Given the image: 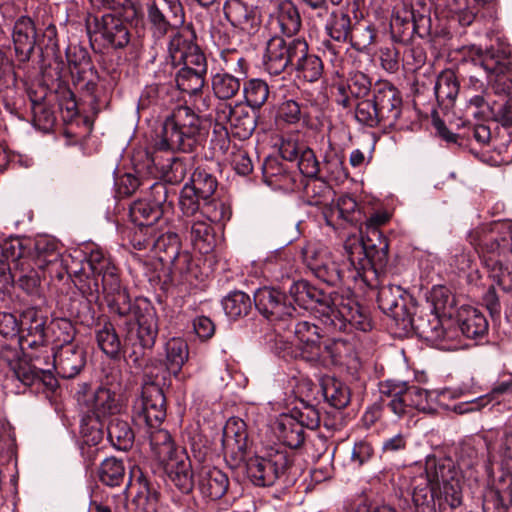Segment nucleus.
Masks as SVG:
<instances>
[{
  "label": "nucleus",
  "instance_id": "79ce46f5",
  "mask_svg": "<svg viewBox=\"0 0 512 512\" xmlns=\"http://www.w3.org/2000/svg\"><path fill=\"white\" fill-rule=\"evenodd\" d=\"M28 242V240L12 238L0 243V258L12 263L15 269L20 268L24 271L25 265L31 266Z\"/></svg>",
  "mask_w": 512,
  "mask_h": 512
},
{
  "label": "nucleus",
  "instance_id": "4c0bfd02",
  "mask_svg": "<svg viewBox=\"0 0 512 512\" xmlns=\"http://www.w3.org/2000/svg\"><path fill=\"white\" fill-rule=\"evenodd\" d=\"M27 95L31 102L34 126L43 132L50 131L56 122V117L46 102L45 90H42L41 93L38 94L37 91L28 89Z\"/></svg>",
  "mask_w": 512,
  "mask_h": 512
},
{
  "label": "nucleus",
  "instance_id": "7ed1b4c3",
  "mask_svg": "<svg viewBox=\"0 0 512 512\" xmlns=\"http://www.w3.org/2000/svg\"><path fill=\"white\" fill-rule=\"evenodd\" d=\"M102 294L111 314L125 319L124 347L128 360L141 367L147 351H151L159 332L154 307L144 298L131 300L126 287L118 280L103 286Z\"/></svg>",
  "mask_w": 512,
  "mask_h": 512
},
{
  "label": "nucleus",
  "instance_id": "864d4df0",
  "mask_svg": "<svg viewBox=\"0 0 512 512\" xmlns=\"http://www.w3.org/2000/svg\"><path fill=\"white\" fill-rule=\"evenodd\" d=\"M211 86L216 98L229 100L241 89V78L229 72H218L212 76Z\"/></svg>",
  "mask_w": 512,
  "mask_h": 512
},
{
  "label": "nucleus",
  "instance_id": "8fccbe9b",
  "mask_svg": "<svg viewBox=\"0 0 512 512\" xmlns=\"http://www.w3.org/2000/svg\"><path fill=\"white\" fill-rule=\"evenodd\" d=\"M354 23L347 12L339 9L333 11L325 25L326 33L337 42L344 43L348 41Z\"/></svg>",
  "mask_w": 512,
  "mask_h": 512
},
{
  "label": "nucleus",
  "instance_id": "4d7b16f0",
  "mask_svg": "<svg viewBox=\"0 0 512 512\" xmlns=\"http://www.w3.org/2000/svg\"><path fill=\"white\" fill-rule=\"evenodd\" d=\"M126 477V470L122 460L109 457L103 460L98 468L99 481L109 487L120 486Z\"/></svg>",
  "mask_w": 512,
  "mask_h": 512
},
{
  "label": "nucleus",
  "instance_id": "aec40b11",
  "mask_svg": "<svg viewBox=\"0 0 512 512\" xmlns=\"http://www.w3.org/2000/svg\"><path fill=\"white\" fill-rule=\"evenodd\" d=\"M167 42V57L163 67L158 71L159 79H166L173 75V72L179 67L185 55L190 51H196V35L193 29L189 27H180L170 31Z\"/></svg>",
  "mask_w": 512,
  "mask_h": 512
},
{
  "label": "nucleus",
  "instance_id": "052dcab7",
  "mask_svg": "<svg viewBox=\"0 0 512 512\" xmlns=\"http://www.w3.org/2000/svg\"><path fill=\"white\" fill-rule=\"evenodd\" d=\"M162 210L157 209L144 199L134 201L130 206V217L137 226H149L158 222L162 217Z\"/></svg>",
  "mask_w": 512,
  "mask_h": 512
},
{
  "label": "nucleus",
  "instance_id": "ddd939ff",
  "mask_svg": "<svg viewBox=\"0 0 512 512\" xmlns=\"http://www.w3.org/2000/svg\"><path fill=\"white\" fill-rule=\"evenodd\" d=\"M302 259L307 268L322 282L336 286L349 277V271L353 269L349 262L343 268L326 247L318 243H308L302 250Z\"/></svg>",
  "mask_w": 512,
  "mask_h": 512
},
{
  "label": "nucleus",
  "instance_id": "39448f33",
  "mask_svg": "<svg viewBox=\"0 0 512 512\" xmlns=\"http://www.w3.org/2000/svg\"><path fill=\"white\" fill-rule=\"evenodd\" d=\"M470 243L490 271V277L505 292H512V230L492 223L473 230Z\"/></svg>",
  "mask_w": 512,
  "mask_h": 512
},
{
  "label": "nucleus",
  "instance_id": "bf43d9fd",
  "mask_svg": "<svg viewBox=\"0 0 512 512\" xmlns=\"http://www.w3.org/2000/svg\"><path fill=\"white\" fill-rule=\"evenodd\" d=\"M491 0H447V8L458 16L462 26H469L473 23L480 6Z\"/></svg>",
  "mask_w": 512,
  "mask_h": 512
},
{
  "label": "nucleus",
  "instance_id": "37998d69",
  "mask_svg": "<svg viewBox=\"0 0 512 512\" xmlns=\"http://www.w3.org/2000/svg\"><path fill=\"white\" fill-rule=\"evenodd\" d=\"M189 358L187 342L179 337L169 339L165 344L166 370L175 377L181 372L183 365Z\"/></svg>",
  "mask_w": 512,
  "mask_h": 512
},
{
  "label": "nucleus",
  "instance_id": "0eeeda50",
  "mask_svg": "<svg viewBox=\"0 0 512 512\" xmlns=\"http://www.w3.org/2000/svg\"><path fill=\"white\" fill-rule=\"evenodd\" d=\"M403 109L401 92L389 81H377L371 99H363L355 106V119L369 128L396 126Z\"/></svg>",
  "mask_w": 512,
  "mask_h": 512
},
{
  "label": "nucleus",
  "instance_id": "f8f14e48",
  "mask_svg": "<svg viewBox=\"0 0 512 512\" xmlns=\"http://www.w3.org/2000/svg\"><path fill=\"white\" fill-rule=\"evenodd\" d=\"M292 465L285 450L269 448L263 455H255L246 460V474L250 481L259 487L272 486L285 476Z\"/></svg>",
  "mask_w": 512,
  "mask_h": 512
},
{
  "label": "nucleus",
  "instance_id": "bb28decb",
  "mask_svg": "<svg viewBox=\"0 0 512 512\" xmlns=\"http://www.w3.org/2000/svg\"><path fill=\"white\" fill-rule=\"evenodd\" d=\"M294 62L292 69L296 73L298 79L307 82L318 81L324 72V65L320 57L309 52V46L305 39L294 50Z\"/></svg>",
  "mask_w": 512,
  "mask_h": 512
},
{
  "label": "nucleus",
  "instance_id": "680f3d73",
  "mask_svg": "<svg viewBox=\"0 0 512 512\" xmlns=\"http://www.w3.org/2000/svg\"><path fill=\"white\" fill-rule=\"evenodd\" d=\"M243 93L247 105L259 109L267 102L270 89L266 81L253 78L244 83Z\"/></svg>",
  "mask_w": 512,
  "mask_h": 512
},
{
  "label": "nucleus",
  "instance_id": "c03bdc74",
  "mask_svg": "<svg viewBox=\"0 0 512 512\" xmlns=\"http://www.w3.org/2000/svg\"><path fill=\"white\" fill-rule=\"evenodd\" d=\"M181 242L177 233L172 231L159 232L156 230L153 242V253L163 264L174 260L180 252Z\"/></svg>",
  "mask_w": 512,
  "mask_h": 512
},
{
  "label": "nucleus",
  "instance_id": "13d9d810",
  "mask_svg": "<svg viewBox=\"0 0 512 512\" xmlns=\"http://www.w3.org/2000/svg\"><path fill=\"white\" fill-rule=\"evenodd\" d=\"M225 314L232 320L245 317L252 309V301L248 294L242 291H232L222 300Z\"/></svg>",
  "mask_w": 512,
  "mask_h": 512
},
{
  "label": "nucleus",
  "instance_id": "e433bc0d",
  "mask_svg": "<svg viewBox=\"0 0 512 512\" xmlns=\"http://www.w3.org/2000/svg\"><path fill=\"white\" fill-rule=\"evenodd\" d=\"M434 90L439 105L444 109L452 108L460 91V82L456 72L452 69L440 72Z\"/></svg>",
  "mask_w": 512,
  "mask_h": 512
},
{
  "label": "nucleus",
  "instance_id": "5fc2aeb1",
  "mask_svg": "<svg viewBox=\"0 0 512 512\" xmlns=\"http://www.w3.org/2000/svg\"><path fill=\"white\" fill-rule=\"evenodd\" d=\"M72 281L88 302L99 300L102 285L100 286L98 277L92 275L85 266L82 265L79 270L73 271Z\"/></svg>",
  "mask_w": 512,
  "mask_h": 512
},
{
  "label": "nucleus",
  "instance_id": "7c9ffc66",
  "mask_svg": "<svg viewBox=\"0 0 512 512\" xmlns=\"http://www.w3.org/2000/svg\"><path fill=\"white\" fill-rule=\"evenodd\" d=\"M197 483L201 494L210 500L222 498L229 487L228 476L216 467L203 466L197 473Z\"/></svg>",
  "mask_w": 512,
  "mask_h": 512
},
{
  "label": "nucleus",
  "instance_id": "20e7f679",
  "mask_svg": "<svg viewBox=\"0 0 512 512\" xmlns=\"http://www.w3.org/2000/svg\"><path fill=\"white\" fill-rule=\"evenodd\" d=\"M425 478L413 481L412 502L414 512H438L435 498H438L439 511L442 500L452 509L462 504V491L459 471L451 458L428 455L425 460Z\"/></svg>",
  "mask_w": 512,
  "mask_h": 512
},
{
  "label": "nucleus",
  "instance_id": "2f4dec72",
  "mask_svg": "<svg viewBox=\"0 0 512 512\" xmlns=\"http://www.w3.org/2000/svg\"><path fill=\"white\" fill-rule=\"evenodd\" d=\"M403 290L399 286L387 285L378 290L377 303L380 310L391 317L397 326L407 317L409 312L402 297Z\"/></svg>",
  "mask_w": 512,
  "mask_h": 512
},
{
  "label": "nucleus",
  "instance_id": "0e129e2a",
  "mask_svg": "<svg viewBox=\"0 0 512 512\" xmlns=\"http://www.w3.org/2000/svg\"><path fill=\"white\" fill-rule=\"evenodd\" d=\"M429 299L434 311L444 316L448 315L451 317L457 305L456 296L448 287L442 285L432 288Z\"/></svg>",
  "mask_w": 512,
  "mask_h": 512
},
{
  "label": "nucleus",
  "instance_id": "f3484780",
  "mask_svg": "<svg viewBox=\"0 0 512 512\" xmlns=\"http://www.w3.org/2000/svg\"><path fill=\"white\" fill-rule=\"evenodd\" d=\"M256 309L269 321L281 329L296 312L295 307L288 302L285 293L274 287H262L254 293Z\"/></svg>",
  "mask_w": 512,
  "mask_h": 512
},
{
  "label": "nucleus",
  "instance_id": "412c9836",
  "mask_svg": "<svg viewBox=\"0 0 512 512\" xmlns=\"http://www.w3.org/2000/svg\"><path fill=\"white\" fill-rule=\"evenodd\" d=\"M77 401L87 412H91L99 422L117 416L122 409L118 393L104 387H98L93 392H79Z\"/></svg>",
  "mask_w": 512,
  "mask_h": 512
},
{
  "label": "nucleus",
  "instance_id": "473e14b6",
  "mask_svg": "<svg viewBox=\"0 0 512 512\" xmlns=\"http://www.w3.org/2000/svg\"><path fill=\"white\" fill-rule=\"evenodd\" d=\"M457 326L462 335L468 339L481 340L488 333V321L478 309L461 307L457 313Z\"/></svg>",
  "mask_w": 512,
  "mask_h": 512
},
{
  "label": "nucleus",
  "instance_id": "393cba45",
  "mask_svg": "<svg viewBox=\"0 0 512 512\" xmlns=\"http://www.w3.org/2000/svg\"><path fill=\"white\" fill-rule=\"evenodd\" d=\"M247 442L246 423L240 418L232 417L228 419L223 428L222 435L224 455L230 457L235 463L244 461Z\"/></svg>",
  "mask_w": 512,
  "mask_h": 512
},
{
  "label": "nucleus",
  "instance_id": "49530a36",
  "mask_svg": "<svg viewBox=\"0 0 512 512\" xmlns=\"http://www.w3.org/2000/svg\"><path fill=\"white\" fill-rule=\"evenodd\" d=\"M33 252L30 251V263L37 268L47 267L49 262L61 257L58 242L49 237H40L34 242Z\"/></svg>",
  "mask_w": 512,
  "mask_h": 512
},
{
  "label": "nucleus",
  "instance_id": "a211bd4d",
  "mask_svg": "<svg viewBox=\"0 0 512 512\" xmlns=\"http://www.w3.org/2000/svg\"><path fill=\"white\" fill-rule=\"evenodd\" d=\"M218 182L216 177L205 168L197 167L190 183L184 185L180 197L179 207L182 213L192 215L199 207L200 200H207L214 196Z\"/></svg>",
  "mask_w": 512,
  "mask_h": 512
},
{
  "label": "nucleus",
  "instance_id": "f704fd0d",
  "mask_svg": "<svg viewBox=\"0 0 512 512\" xmlns=\"http://www.w3.org/2000/svg\"><path fill=\"white\" fill-rule=\"evenodd\" d=\"M82 265L92 275L98 278L101 277L102 287L120 280L119 269L115 266L111 257L100 249L92 250Z\"/></svg>",
  "mask_w": 512,
  "mask_h": 512
},
{
  "label": "nucleus",
  "instance_id": "a18cd8bd",
  "mask_svg": "<svg viewBox=\"0 0 512 512\" xmlns=\"http://www.w3.org/2000/svg\"><path fill=\"white\" fill-rule=\"evenodd\" d=\"M321 173H324L326 178L336 182H343L349 176L344 165V156L333 147L331 142H328L323 154Z\"/></svg>",
  "mask_w": 512,
  "mask_h": 512
},
{
  "label": "nucleus",
  "instance_id": "f03ea898",
  "mask_svg": "<svg viewBox=\"0 0 512 512\" xmlns=\"http://www.w3.org/2000/svg\"><path fill=\"white\" fill-rule=\"evenodd\" d=\"M289 294L299 307L316 314L327 334L351 333L354 330L367 332L372 329L368 309L350 295L327 293L306 280L293 282Z\"/></svg>",
  "mask_w": 512,
  "mask_h": 512
},
{
  "label": "nucleus",
  "instance_id": "4468645a",
  "mask_svg": "<svg viewBox=\"0 0 512 512\" xmlns=\"http://www.w3.org/2000/svg\"><path fill=\"white\" fill-rule=\"evenodd\" d=\"M147 23L155 39L183 26L185 11L180 0H152L147 4Z\"/></svg>",
  "mask_w": 512,
  "mask_h": 512
},
{
  "label": "nucleus",
  "instance_id": "1a4fd4ad",
  "mask_svg": "<svg viewBox=\"0 0 512 512\" xmlns=\"http://www.w3.org/2000/svg\"><path fill=\"white\" fill-rule=\"evenodd\" d=\"M395 42L409 44L415 36L424 39L431 34L430 8L421 0L396 5L390 22Z\"/></svg>",
  "mask_w": 512,
  "mask_h": 512
},
{
  "label": "nucleus",
  "instance_id": "72a5a7b5",
  "mask_svg": "<svg viewBox=\"0 0 512 512\" xmlns=\"http://www.w3.org/2000/svg\"><path fill=\"white\" fill-rule=\"evenodd\" d=\"M273 431L285 446L292 449L299 448L305 441L304 428L291 412L280 414L276 418Z\"/></svg>",
  "mask_w": 512,
  "mask_h": 512
},
{
  "label": "nucleus",
  "instance_id": "58836bf2",
  "mask_svg": "<svg viewBox=\"0 0 512 512\" xmlns=\"http://www.w3.org/2000/svg\"><path fill=\"white\" fill-rule=\"evenodd\" d=\"M181 220L186 231L190 232L191 241L194 245L203 246L200 249L211 248L213 237V229L208 221L201 218L199 215V207L192 215H187L181 212Z\"/></svg>",
  "mask_w": 512,
  "mask_h": 512
},
{
  "label": "nucleus",
  "instance_id": "dca6fc26",
  "mask_svg": "<svg viewBox=\"0 0 512 512\" xmlns=\"http://www.w3.org/2000/svg\"><path fill=\"white\" fill-rule=\"evenodd\" d=\"M179 63V69L173 72L177 88L188 94L197 95L206 84L208 62L199 45L196 51H190Z\"/></svg>",
  "mask_w": 512,
  "mask_h": 512
},
{
  "label": "nucleus",
  "instance_id": "5701e85b",
  "mask_svg": "<svg viewBox=\"0 0 512 512\" xmlns=\"http://www.w3.org/2000/svg\"><path fill=\"white\" fill-rule=\"evenodd\" d=\"M216 122L229 123L230 133L240 140L250 138L257 126L256 116L241 104H219L216 108Z\"/></svg>",
  "mask_w": 512,
  "mask_h": 512
},
{
  "label": "nucleus",
  "instance_id": "3c124183",
  "mask_svg": "<svg viewBox=\"0 0 512 512\" xmlns=\"http://www.w3.org/2000/svg\"><path fill=\"white\" fill-rule=\"evenodd\" d=\"M509 395H512V378L495 383L489 393L466 403L467 408L460 410V413L481 410L491 402H495L496 405H500L505 396Z\"/></svg>",
  "mask_w": 512,
  "mask_h": 512
},
{
  "label": "nucleus",
  "instance_id": "423d86ee",
  "mask_svg": "<svg viewBox=\"0 0 512 512\" xmlns=\"http://www.w3.org/2000/svg\"><path fill=\"white\" fill-rule=\"evenodd\" d=\"M361 238L348 237L344 243L349 265V277L362 281L369 287L377 285L379 276L385 273L388 264L389 244L380 230L364 232L360 226Z\"/></svg>",
  "mask_w": 512,
  "mask_h": 512
},
{
  "label": "nucleus",
  "instance_id": "09e8293b",
  "mask_svg": "<svg viewBox=\"0 0 512 512\" xmlns=\"http://www.w3.org/2000/svg\"><path fill=\"white\" fill-rule=\"evenodd\" d=\"M95 333L99 348L111 359H119L122 343L114 325L110 321H105L98 325Z\"/></svg>",
  "mask_w": 512,
  "mask_h": 512
},
{
  "label": "nucleus",
  "instance_id": "9b49d317",
  "mask_svg": "<svg viewBox=\"0 0 512 512\" xmlns=\"http://www.w3.org/2000/svg\"><path fill=\"white\" fill-rule=\"evenodd\" d=\"M380 403L393 414L402 417L409 408L426 410L429 392L416 385L386 380L379 385Z\"/></svg>",
  "mask_w": 512,
  "mask_h": 512
},
{
  "label": "nucleus",
  "instance_id": "774afa93",
  "mask_svg": "<svg viewBox=\"0 0 512 512\" xmlns=\"http://www.w3.org/2000/svg\"><path fill=\"white\" fill-rule=\"evenodd\" d=\"M48 330L51 332L55 349H59V347L64 345L75 344L73 341L76 329L69 319L57 318L52 320Z\"/></svg>",
  "mask_w": 512,
  "mask_h": 512
},
{
  "label": "nucleus",
  "instance_id": "de8ad7c7",
  "mask_svg": "<svg viewBox=\"0 0 512 512\" xmlns=\"http://www.w3.org/2000/svg\"><path fill=\"white\" fill-rule=\"evenodd\" d=\"M9 373L13 379L25 387H30L39 381L45 382L46 378L52 379L50 369L38 368L25 359L9 368Z\"/></svg>",
  "mask_w": 512,
  "mask_h": 512
},
{
  "label": "nucleus",
  "instance_id": "338daca9",
  "mask_svg": "<svg viewBox=\"0 0 512 512\" xmlns=\"http://www.w3.org/2000/svg\"><path fill=\"white\" fill-rule=\"evenodd\" d=\"M323 395L326 401L336 409H343L350 402L349 388L336 379H330L323 384Z\"/></svg>",
  "mask_w": 512,
  "mask_h": 512
},
{
  "label": "nucleus",
  "instance_id": "a878e982",
  "mask_svg": "<svg viewBox=\"0 0 512 512\" xmlns=\"http://www.w3.org/2000/svg\"><path fill=\"white\" fill-rule=\"evenodd\" d=\"M86 364V352L78 344H68L53 353V368L66 379L77 376Z\"/></svg>",
  "mask_w": 512,
  "mask_h": 512
},
{
  "label": "nucleus",
  "instance_id": "a19ab883",
  "mask_svg": "<svg viewBox=\"0 0 512 512\" xmlns=\"http://www.w3.org/2000/svg\"><path fill=\"white\" fill-rule=\"evenodd\" d=\"M150 447L155 457L161 463L172 461L173 457L178 453L170 433L159 427H147Z\"/></svg>",
  "mask_w": 512,
  "mask_h": 512
},
{
  "label": "nucleus",
  "instance_id": "ea45409f",
  "mask_svg": "<svg viewBox=\"0 0 512 512\" xmlns=\"http://www.w3.org/2000/svg\"><path fill=\"white\" fill-rule=\"evenodd\" d=\"M107 439L117 450L128 451L132 448L135 433L130 423L119 415L108 420L106 425Z\"/></svg>",
  "mask_w": 512,
  "mask_h": 512
},
{
  "label": "nucleus",
  "instance_id": "cd10ccee",
  "mask_svg": "<svg viewBox=\"0 0 512 512\" xmlns=\"http://www.w3.org/2000/svg\"><path fill=\"white\" fill-rule=\"evenodd\" d=\"M441 323L437 313L408 312L398 327L403 330L411 329L423 340L434 343L439 342L442 335Z\"/></svg>",
  "mask_w": 512,
  "mask_h": 512
},
{
  "label": "nucleus",
  "instance_id": "6e6d98bb",
  "mask_svg": "<svg viewBox=\"0 0 512 512\" xmlns=\"http://www.w3.org/2000/svg\"><path fill=\"white\" fill-rule=\"evenodd\" d=\"M276 20L280 31L288 37L297 34L302 25L298 9L290 1L282 2L279 5Z\"/></svg>",
  "mask_w": 512,
  "mask_h": 512
},
{
  "label": "nucleus",
  "instance_id": "e2e57ef3",
  "mask_svg": "<svg viewBox=\"0 0 512 512\" xmlns=\"http://www.w3.org/2000/svg\"><path fill=\"white\" fill-rule=\"evenodd\" d=\"M72 82L75 88L85 96L91 98V103H97L99 75L95 68L86 71H73Z\"/></svg>",
  "mask_w": 512,
  "mask_h": 512
},
{
  "label": "nucleus",
  "instance_id": "c9c22d12",
  "mask_svg": "<svg viewBox=\"0 0 512 512\" xmlns=\"http://www.w3.org/2000/svg\"><path fill=\"white\" fill-rule=\"evenodd\" d=\"M165 464H167L168 474L174 485L182 493H190L193 490L195 480L191 461L186 453L181 451L173 457L172 461Z\"/></svg>",
  "mask_w": 512,
  "mask_h": 512
},
{
  "label": "nucleus",
  "instance_id": "69168bd1",
  "mask_svg": "<svg viewBox=\"0 0 512 512\" xmlns=\"http://www.w3.org/2000/svg\"><path fill=\"white\" fill-rule=\"evenodd\" d=\"M199 215L206 221L220 223L230 219L231 210L224 202L212 196L199 201Z\"/></svg>",
  "mask_w": 512,
  "mask_h": 512
},
{
  "label": "nucleus",
  "instance_id": "6e6552de",
  "mask_svg": "<svg viewBox=\"0 0 512 512\" xmlns=\"http://www.w3.org/2000/svg\"><path fill=\"white\" fill-rule=\"evenodd\" d=\"M12 39L19 62L29 61L35 48L43 59L60 56L57 28L49 19L40 25L30 17H19L12 29Z\"/></svg>",
  "mask_w": 512,
  "mask_h": 512
},
{
  "label": "nucleus",
  "instance_id": "4be33fe9",
  "mask_svg": "<svg viewBox=\"0 0 512 512\" xmlns=\"http://www.w3.org/2000/svg\"><path fill=\"white\" fill-rule=\"evenodd\" d=\"M301 38H295L290 41L275 36L272 37L266 45L263 57L265 71L270 75H280L288 68L292 69L295 59L294 50L298 48Z\"/></svg>",
  "mask_w": 512,
  "mask_h": 512
},
{
  "label": "nucleus",
  "instance_id": "2eb2a0df",
  "mask_svg": "<svg viewBox=\"0 0 512 512\" xmlns=\"http://www.w3.org/2000/svg\"><path fill=\"white\" fill-rule=\"evenodd\" d=\"M481 65L484 70L494 75L490 80L495 94L508 95L512 91V57L507 45L498 44L487 48L482 56Z\"/></svg>",
  "mask_w": 512,
  "mask_h": 512
},
{
  "label": "nucleus",
  "instance_id": "c85d7f7f",
  "mask_svg": "<svg viewBox=\"0 0 512 512\" xmlns=\"http://www.w3.org/2000/svg\"><path fill=\"white\" fill-rule=\"evenodd\" d=\"M47 317L36 307H29L20 314L21 336L29 347L46 342Z\"/></svg>",
  "mask_w": 512,
  "mask_h": 512
},
{
  "label": "nucleus",
  "instance_id": "c756f323",
  "mask_svg": "<svg viewBox=\"0 0 512 512\" xmlns=\"http://www.w3.org/2000/svg\"><path fill=\"white\" fill-rule=\"evenodd\" d=\"M322 215L326 224L334 229L340 227L342 222L357 224L361 220L357 202L348 195L339 197L335 205H326Z\"/></svg>",
  "mask_w": 512,
  "mask_h": 512
},
{
  "label": "nucleus",
  "instance_id": "603ef678",
  "mask_svg": "<svg viewBox=\"0 0 512 512\" xmlns=\"http://www.w3.org/2000/svg\"><path fill=\"white\" fill-rule=\"evenodd\" d=\"M323 357L320 363H324L327 358L331 363L342 365L354 354V345L344 338H331L324 342L322 346Z\"/></svg>",
  "mask_w": 512,
  "mask_h": 512
},
{
  "label": "nucleus",
  "instance_id": "f257e3e1",
  "mask_svg": "<svg viewBox=\"0 0 512 512\" xmlns=\"http://www.w3.org/2000/svg\"><path fill=\"white\" fill-rule=\"evenodd\" d=\"M206 129L200 117L188 106H177L162 126L155 152L147 158L160 177L170 184L182 182L193 165L192 156H176L174 151L193 152L201 145Z\"/></svg>",
  "mask_w": 512,
  "mask_h": 512
},
{
  "label": "nucleus",
  "instance_id": "b1692460",
  "mask_svg": "<svg viewBox=\"0 0 512 512\" xmlns=\"http://www.w3.org/2000/svg\"><path fill=\"white\" fill-rule=\"evenodd\" d=\"M124 18L117 13L104 14L97 21L98 32L103 41V46L115 51L125 49L131 42V32Z\"/></svg>",
  "mask_w": 512,
  "mask_h": 512
},
{
  "label": "nucleus",
  "instance_id": "9d476101",
  "mask_svg": "<svg viewBox=\"0 0 512 512\" xmlns=\"http://www.w3.org/2000/svg\"><path fill=\"white\" fill-rule=\"evenodd\" d=\"M166 418V397L158 382V376L144 372L141 394L132 406V419L136 425L159 427Z\"/></svg>",
  "mask_w": 512,
  "mask_h": 512
},
{
  "label": "nucleus",
  "instance_id": "6ab92c4d",
  "mask_svg": "<svg viewBox=\"0 0 512 512\" xmlns=\"http://www.w3.org/2000/svg\"><path fill=\"white\" fill-rule=\"evenodd\" d=\"M281 329L293 330L303 360L313 365L320 364L323 357L321 338L324 335L316 324L309 321H297L293 316Z\"/></svg>",
  "mask_w": 512,
  "mask_h": 512
}]
</instances>
